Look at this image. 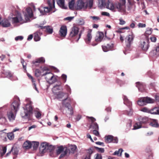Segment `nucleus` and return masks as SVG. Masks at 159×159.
<instances>
[{
    "instance_id": "f257e3e1",
    "label": "nucleus",
    "mask_w": 159,
    "mask_h": 159,
    "mask_svg": "<svg viewBox=\"0 0 159 159\" xmlns=\"http://www.w3.org/2000/svg\"><path fill=\"white\" fill-rule=\"evenodd\" d=\"M25 19H23L21 14L16 11L15 14L11 13L8 19H4L0 22V25L3 27H8L11 26V21L13 24L20 23L22 24L27 22L33 16L32 11L31 8L29 7L26 8V11L24 15Z\"/></svg>"
},
{
    "instance_id": "f03ea898",
    "label": "nucleus",
    "mask_w": 159,
    "mask_h": 159,
    "mask_svg": "<svg viewBox=\"0 0 159 159\" xmlns=\"http://www.w3.org/2000/svg\"><path fill=\"white\" fill-rule=\"evenodd\" d=\"M25 101L27 103L22 107L23 111L21 112V116L23 118L29 120L33 114L32 102L29 98H26Z\"/></svg>"
},
{
    "instance_id": "7ed1b4c3",
    "label": "nucleus",
    "mask_w": 159,
    "mask_h": 159,
    "mask_svg": "<svg viewBox=\"0 0 159 159\" xmlns=\"http://www.w3.org/2000/svg\"><path fill=\"white\" fill-rule=\"evenodd\" d=\"M125 3L121 2H116L114 4L109 2L107 6V8L112 11L116 9L118 11L124 13L125 11Z\"/></svg>"
},
{
    "instance_id": "20e7f679",
    "label": "nucleus",
    "mask_w": 159,
    "mask_h": 159,
    "mask_svg": "<svg viewBox=\"0 0 159 159\" xmlns=\"http://www.w3.org/2000/svg\"><path fill=\"white\" fill-rule=\"evenodd\" d=\"M54 149L52 146H49L46 142L42 143L39 147V155L42 156L43 154L47 151L52 152Z\"/></svg>"
},
{
    "instance_id": "39448f33",
    "label": "nucleus",
    "mask_w": 159,
    "mask_h": 159,
    "mask_svg": "<svg viewBox=\"0 0 159 159\" xmlns=\"http://www.w3.org/2000/svg\"><path fill=\"white\" fill-rule=\"evenodd\" d=\"M45 76V78L46 79L47 82L50 84H52L57 80L56 78L57 76L54 75L52 73L49 72H45L43 74L42 76Z\"/></svg>"
},
{
    "instance_id": "423d86ee",
    "label": "nucleus",
    "mask_w": 159,
    "mask_h": 159,
    "mask_svg": "<svg viewBox=\"0 0 159 159\" xmlns=\"http://www.w3.org/2000/svg\"><path fill=\"white\" fill-rule=\"evenodd\" d=\"M52 0V2L50 0H48V3L49 7H44V12L43 11V10H41L39 8V11L42 14L44 15L46 13L52 11V9L55 7V0Z\"/></svg>"
},
{
    "instance_id": "0eeeda50",
    "label": "nucleus",
    "mask_w": 159,
    "mask_h": 159,
    "mask_svg": "<svg viewBox=\"0 0 159 159\" xmlns=\"http://www.w3.org/2000/svg\"><path fill=\"white\" fill-rule=\"evenodd\" d=\"M79 28L76 26H73L71 29V31L70 34V37H78L77 39V41H78L80 38L82 33V31H81L78 35L79 32Z\"/></svg>"
},
{
    "instance_id": "6e6552de",
    "label": "nucleus",
    "mask_w": 159,
    "mask_h": 159,
    "mask_svg": "<svg viewBox=\"0 0 159 159\" xmlns=\"http://www.w3.org/2000/svg\"><path fill=\"white\" fill-rule=\"evenodd\" d=\"M123 98L124 100V104L127 106L129 107V110L126 111H125L126 113L125 114L129 116H131L133 114V111L130 107L132 105V103L129 100L127 97L125 95H123Z\"/></svg>"
},
{
    "instance_id": "1a4fd4ad",
    "label": "nucleus",
    "mask_w": 159,
    "mask_h": 159,
    "mask_svg": "<svg viewBox=\"0 0 159 159\" xmlns=\"http://www.w3.org/2000/svg\"><path fill=\"white\" fill-rule=\"evenodd\" d=\"M75 7L76 10H84L86 9V2L83 0H78L75 4Z\"/></svg>"
},
{
    "instance_id": "9d476101",
    "label": "nucleus",
    "mask_w": 159,
    "mask_h": 159,
    "mask_svg": "<svg viewBox=\"0 0 159 159\" xmlns=\"http://www.w3.org/2000/svg\"><path fill=\"white\" fill-rule=\"evenodd\" d=\"M20 105V101L19 99L18 98L15 100L12 103L11 107V110L13 111L15 114H16L19 109Z\"/></svg>"
},
{
    "instance_id": "9b49d317",
    "label": "nucleus",
    "mask_w": 159,
    "mask_h": 159,
    "mask_svg": "<svg viewBox=\"0 0 159 159\" xmlns=\"http://www.w3.org/2000/svg\"><path fill=\"white\" fill-rule=\"evenodd\" d=\"M105 141L107 143H117L118 142V139L116 137H114L111 135H108L105 137Z\"/></svg>"
},
{
    "instance_id": "f8f14e48",
    "label": "nucleus",
    "mask_w": 159,
    "mask_h": 159,
    "mask_svg": "<svg viewBox=\"0 0 159 159\" xmlns=\"http://www.w3.org/2000/svg\"><path fill=\"white\" fill-rule=\"evenodd\" d=\"M147 41H141L140 42L139 47L143 51H147L149 48L148 40L146 38Z\"/></svg>"
},
{
    "instance_id": "ddd939ff",
    "label": "nucleus",
    "mask_w": 159,
    "mask_h": 159,
    "mask_svg": "<svg viewBox=\"0 0 159 159\" xmlns=\"http://www.w3.org/2000/svg\"><path fill=\"white\" fill-rule=\"evenodd\" d=\"M16 114L13 111L11 110L7 112V116L10 121L13 122L15 120Z\"/></svg>"
},
{
    "instance_id": "4468645a",
    "label": "nucleus",
    "mask_w": 159,
    "mask_h": 159,
    "mask_svg": "<svg viewBox=\"0 0 159 159\" xmlns=\"http://www.w3.org/2000/svg\"><path fill=\"white\" fill-rule=\"evenodd\" d=\"M137 120L139 121L142 125L147 123L149 120L148 117L139 116L138 117Z\"/></svg>"
},
{
    "instance_id": "2eb2a0df",
    "label": "nucleus",
    "mask_w": 159,
    "mask_h": 159,
    "mask_svg": "<svg viewBox=\"0 0 159 159\" xmlns=\"http://www.w3.org/2000/svg\"><path fill=\"white\" fill-rule=\"evenodd\" d=\"M134 38V36L132 33L131 34L129 35L126 36L125 38V41L126 43H128L126 45L127 47H130L131 42L133 40Z\"/></svg>"
},
{
    "instance_id": "dca6fc26",
    "label": "nucleus",
    "mask_w": 159,
    "mask_h": 159,
    "mask_svg": "<svg viewBox=\"0 0 159 159\" xmlns=\"http://www.w3.org/2000/svg\"><path fill=\"white\" fill-rule=\"evenodd\" d=\"M9 108V107L7 105L0 107V116H4L6 112L9 111H7Z\"/></svg>"
},
{
    "instance_id": "f3484780",
    "label": "nucleus",
    "mask_w": 159,
    "mask_h": 159,
    "mask_svg": "<svg viewBox=\"0 0 159 159\" xmlns=\"http://www.w3.org/2000/svg\"><path fill=\"white\" fill-rule=\"evenodd\" d=\"M66 27L65 26H61L59 31V34L61 37H65L67 34Z\"/></svg>"
},
{
    "instance_id": "a211bd4d",
    "label": "nucleus",
    "mask_w": 159,
    "mask_h": 159,
    "mask_svg": "<svg viewBox=\"0 0 159 159\" xmlns=\"http://www.w3.org/2000/svg\"><path fill=\"white\" fill-rule=\"evenodd\" d=\"M88 119L92 121V122L91 126V127L95 129H98V126L96 123H94L96 120V119L92 117H87Z\"/></svg>"
},
{
    "instance_id": "6ab92c4d",
    "label": "nucleus",
    "mask_w": 159,
    "mask_h": 159,
    "mask_svg": "<svg viewBox=\"0 0 159 159\" xmlns=\"http://www.w3.org/2000/svg\"><path fill=\"white\" fill-rule=\"evenodd\" d=\"M72 100V99L70 98L67 97L66 99L62 100V103L63 105L66 108L71 106L70 104Z\"/></svg>"
},
{
    "instance_id": "aec40b11",
    "label": "nucleus",
    "mask_w": 159,
    "mask_h": 159,
    "mask_svg": "<svg viewBox=\"0 0 159 159\" xmlns=\"http://www.w3.org/2000/svg\"><path fill=\"white\" fill-rule=\"evenodd\" d=\"M114 44L112 43L107 44V46H102L103 51L104 52H107L110 50H111L113 48Z\"/></svg>"
},
{
    "instance_id": "412c9836",
    "label": "nucleus",
    "mask_w": 159,
    "mask_h": 159,
    "mask_svg": "<svg viewBox=\"0 0 159 159\" xmlns=\"http://www.w3.org/2000/svg\"><path fill=\"white\" fill-rule=\"evenodd\" d=\"M39 27L41 29H45V31L49 34H52L53 32V29L49 26H43L42 25H39Z\"/></svg>"
},
{
    "instance_id": "4be33fe9",
    "label": "nucleus",
    "mask_w": 159,
    "mask_h": 159,
    "mask_svg": "<svg viewBox=\"0 0 159 159\" xmlns=\"http://www.w3.org/2000/svg\"><path fill=\"white\" fill-rule=\"evenodd\" d=\"M45 61L44 58L41 57L36 59L35 61H33L32 63L37 66H38L39 63H44Z\"/></svg>"
},
{
    "instance_id": "5701e85b",
    "label": "nucleus",
    "mask_w": 159,
    "mask_h": 159,
    "mask_svg": "<svg viewBox=\"0 0 159 159\" xmlns=\"http://www.w3.org/2000/svg\"><path fill=\"white\" fill-rule=\"evenodd\" d=\"M104 37L103 33L102 32H99L96 37V42H100L103 40Z\"/></svg>"
},
{
    "instance_id": "b1692460",
    "label": "nucleus",
    "mask_w": 159,
    "mask_h": 159,
    "mask_svg": "<svg viewBox=\"0 0 159 159\" xmlns=\"http://www.w3.org/2000/svg\"><path fill=\"white\" fill-rule=\"evenodd\" d=\"M8 124V121L4 116H0V124L5 126L7 125Z\"/></svg>"
},
{
    "instance_id": "393cba45",
    "label": "nucleus",
    "mask_w": 159,
    "mask_h": 159,
    "mask_svg": "<svg viewBox=\"0 0 159 159\" xmlns=\"http://www.w3.org/2000/svg\"><path fill=\"white\" fill-rule=\"evenodd\" d=\"M91 32V31L90 30L88 31L87 37L85 39V41L87 44L90 43L92 39V35Z\"/></svg>"
},
{
    "instance_id": "a878e982",
    "label": "nucleus",
    "mask_w": 159,
    "mask_h": 159,
    "mask_svg": "<svg viewBox=\"0 0 159 159\" xmlns=\"http://www.w3.org/2000/svg\"><path fill=\"white\" fill-rule=\"evenodd\" d=\"M109 2L108 1L106 4L105 0H98V7L101 9L104 7L106 6L107 7V6Z\"/></svg>"
},
{
    "instance_id": "bb28decb",
    "label": "nucleus",
    "mask_w": 159,
    "mask_h": 159,
    "mask_svg": "<svg viewBox=\"0 0 159 159\" xmlns=\"http://www.w3.org/2000/svg\"><path fill=\"white\" fill-rule=\"evenodd\" d=\"M136 86L138 88L139 91L143 92L145 90L144 85L139 82L136 83Z\"/></svg>"
},
{
    "instance_id": "cd10ccee",
    "label": "nucleus",
    "mask_w": 159,
    "mask_h": 159,
    "mask_svg": "<svg viewBox=\"0 0 159 159\" xmlns=\"http://www.w3.org/2000/svg\"><path fill=\"white\" fill-rule=\"evenodd\" d=\"M57 2L58 5L62 9H66V7L65 5L64 0H57Z\"/></svg>"
},
{
    "instance_id": "c85d7f7f",
    "label": "nucleus",
    "mask_w": 159,
    "mask_h": 159,
    "mask_svg": "<svg viewBox=\"0 0 159 159\" xmlns=\"http://www.w3.org/2000/svg\"><path fill=\"white\" fill-rule=\"evenodd\" d=\"M150 114L154 115L159 114V107H155L151 109Z\"/></svg>"
},
{
    "instance_id": "c756f323",
    "label": "nucleus",
    "mask_w": 159,
    "mask_h": 159,
    "mask_svg": "<svg viewBox=\"0 0 159 159\" xmlns=\"http://www.w3.org/2000/svg\"><path fill=\"white\" fill-rule=\"evenodd\" d=\"M145 105L148 103H152L154 102V99L148 97H143Z\"/></svg>"
},
{
    "instance_id": "7c9ffc66",
    "label": "nucleus",
    "mask_w": 159,
    "mask_h": 159,
    "mask_svg": "<svg viewBox=\"0 0 159 159\" xmlns=\"http://www.w3.org/2000/svg\"><path fill=\"white\" fill-rule=\"evenodd\" d=\"M66 94V93L62 92H58L55 93L56 97L58 99L62 98Z\"/></svg>"
},
{
    "instance_id": "2f4dec72",
    "label": "nucleus",
    "mask_w": 159,
    "mask_h": 159,
    "mask_svg": "<svg viewBox=\"0 0 159 159\" xmlns=\"http://www.w3.org/2000/svg\"><path fill=\"white\" fill-rule=\"evenodd\" d=\"M23 147L25 149H28L30 148L31 147V142L29 141H26L23 144Z\"/></svg>"
},
{
    "instance_id": "473e14b6",
    "label": "nucleus",
    "mask_w": 159,
    "mask_h": 159,
    "mask_svg": "<svg viewBox=\"0 0 159 159\" xmlns=\"http://www.w3.org/2000/svg\"><path fill=\"white\" fill-rule=\"evenodd\" d=\"M40 33L39 32H37L34 34V39L35 41H39L41 38L40 36Z\"/></svg>"
},
{
    "instance_id": "72a5a7b5",
    "label": "nucleus",
    "mask_w": 159,
    "mask_h": 159,
    "mask_svg": "<svg viewBox=\"0 0 159 159\" xmlns=\"http://www.w3.org/2000/svg\"><path fill=\"white\" fill-rule=\"evenodd\" d=\"M85 2L86 9L88 7H89V8H91L93 5V0H87Z\"/></svg>"
},
{
    "instance_id": "f704fd0d",
    "label": "nucleus",
    "mask_w": 159,
    "mask_h": 159,
    "mask_svg": "<svg viewBox=\"0 0 159 159\" xmlns=\"http://www.w3.org/2000/svg\"><path fill=\"white\" fill-rule=\"evenodd\" d=\"M60 85H54L53 88L52 89V91L53 92V93L54 94H55V93H57L56 92V91L57 90H60Z\"/></svg>"
},
{
    "instance_id": "c9c22d12",
    "label": "nucleus",
    "mask_w": 159,
    "mask_h": 159,
    "mask_svg": "<svg viewBox=\"0 0 159 159\" xmlns=\"http://www.w3.org/2000/svg\"><path fill=\"white\" fill-rule=\"evenodd\" d=\"M31 146H32L34 150H36L38 148L39 143L38 142L32 141L31 142Z\"/></svg>"
},
{
    "instance_id": "e433bc0d",
    "label": "nucleus",
    "mask_w": 159,
    "mask_h": 159,
    "mask_svg": "<svg viewBox=\"0 0 159 159\" xmlns=\"http://www.w3.org/2000/svg\"><path fill=\"white\" fill-rule=\"evenodd\" d=\"M138 105L140 106H143L145 105L143 98H140L137 101Z\"/></svg>"
},
{
    "instance_id": "4c0bfd02",
    "label": "nucleus",
    "mask_w": 159,
    "mask_h": 159,
    "mask_svg": "<svg viewBox=\"0 0 159 159\" xmlns=\"http://www.w3.org/2000/svg\"><path fill=\"white\" fill-rule=\"evenodd\" d=\"M64 89L66 90L67 94L68 96L71 94V90L70 87L67 84H66L64 86Z\"/></svg>"
},
{
    "instance_id": "58836bf2",
    "label": "nucleus",
    "mask_w": 159,
    "mask_h": 159,
    "mask_svg": "<svg viewBox=\"0 0 159 159\" xmlns=\"http://www.w3.org/2000/svg\"><path fill=\"white\" fill-rule=\"evenodd\" d=\"M4 74L9 79H11V78L13 76V74L10 71L8 70L4 73Z\"/></svg>"
},
{
    "instance_id": "ea45409f",
    "label": "nucleus",
    "mask_w": 159,
    "mask_h": 159,
    "mask_svg": "<svg viewBox=\"0 0 159 159\" xmlns=\"http://www.w3.org/2000/svg\"><path fill=\"white\" fill-rule=\"evenodd\" d=\"M142 127V125L139 121L138 122H136L134 125V128L132 129L133 130H135L138 129Z\"/></svg>"
},
{
    "instance_id": "a19ab883",
    "label": "nucleus",
    "mask_w": 159,
    "mask_h": 159,
    "mask_svg": "<svg viewBox=\"0 0 159 159\" xmlns=\"http://www.w3.org/2000/svg\"><path fill=\"white\" fill-rule=\"evenodd\" d=\"M116 83L119 85L120 86H122L125 84H127L128 82L127 81H124L120 80L119 79H117L116 80Z\"/></svg>"
},
{
    "instance_id": "79ce46f5",
    "label": "nucleus",
    "mask_w": 159,
    "mask_h": 159,
    "mask_svg": "<svg viewBox=\"0 0 159 159\" xmlns=\"http://www.w3.org/2000/svg\"><path fill=\"white\" fill-rule=\"evenodd\" d=\"M75 0H71L69 2V7L71 10H74L75 7Z\"/></svg>"
},
{
    "instance_id": "37998d69",
    "label": "nucleus",
    "mask_w": 159,
    "mask_h": 159,
    "mask_svg": "<svg viewBox=\"0 0 159 159\" xmlns=\"http://www.w3.org/2000/svg\"><path fill=\"white\" fill-rule=\"evenodd\" d=\"M7 151L6 147H2V149L0 150V157L2 158L3 155L6 153Z\"/></svg>"
},
{
    "instance_id": "c03bdc74",
    "label": "nucleus",
    "mask_w": 159,
    "mask_h": 159,
    "mask_svg": "<svg viewBox=\"0 0 159 159\" xmlns=\"http://www.w3.org/2000/svg\"><path fill=\"white\" fill-rule=\"evenodd\" d=\"M12 154L15 156H16L18 153L19 150L16 148L12 147L11 150Z\"/></svg>"
},
{
    "instance_id": "a18cd8bd",
    "label": "nucleus",
    "mask_w": 159,
    "mask_h": 159,
    "mask_svg": "<svg viewBox=\"0 0 159 159\" xmlns=\"http://www.w3.org/2000/svg\"><path fill=\"white\" fill-rule=\"evenodd\" d=\"M123 151V150L122 148H120L118 150L116 151L113 153V155H117L119 156H121L122 155V153Z\"/></svg>"
},
{
    "instance_id": "49530a36",
    "label": "nucleus",
    "mask_w": 159,
    "mask_h": 159,
    "mask_svg": "<svg viewBox=\"0 0 159 159\" xmlns=\"http://www.w3.org/2000/svg\"><path fill=\"white\" fill-rule=\"evenodd\" d=\"M7 136L10 140H12L14 138V135L13 132H10L7 134Z\"/></svg>"
},
{
    "instance_id": "de8ad7c7",
    "label": "nucleus",
    "mask_w": 159,
    "mask_h": 159,
    "mask_svg": "<svg viewBox=\"0 0 159 159\" xmlns=\"http://www.w3.org/2000/svg\"><path fill=\"white\" fill-rule=\"evenodd\" d=\"M67 108V113L71 116L73 115V110L71 106H70Z\"/></svg>"
},
{
    "instance_id": "09e8293b",
    "label": "nucleus",
    "mask_w": 159,
    "mask_h": 159,
    "mask_svg": "<svg viewBox=\"0 0 159 159\" xmlns=\"http://www.w3.org/2000/svg\"><path fill=\"white\" fill-rule=\"evenodd\" d=\"M6 130V129H5L4 130L0 131V135L1 138H2L6 139L7 136V134L5 133L4 131Z\"/></svg>"
},
{
    "instance_id": "8fccbe9b",
    "label": "nucleus",
    "mask_w": 159,
    "mask_h": 159,
    "mask_svg": "<svg viewBox=\"0 0 159 159\" xmlns=\"http://www.w3.org/2000/svg\"><path fill=\"white\" fill-rule=\"evenodd\" d=\"M149 125L151 126L154 127H158L159 126V124L156 121H153L151 122Z\"/></svg>"
},
{
    "instance_id": "3c124183",
    "label": "nucleus",
    "mask_w": 159,
    "mask_h": 159,
    "mask_svg": "<svg viewBox=\"0 0 159 159\" xmlns=\"http://www.w3.org/2000/svg\"><path fill=\"white\" fill-rule=\"evenodd\" d=\"M140 110L143 112L150 113L151 109H150L145 107L142 108Z\"/></svg>"
},
{
    "instance_id": "603ef678",
    "label": "nucleus",
    "mask_w": 159,
    "mask_h": 159,
    "mask_svg": "<svg viewBox=\"0 0 159 159\" xmlns=\"http://www.w3.org/2000/svg\"><path fill=\"white\" fill-rule=\"evenodd\" d=\"M94 151V149L93 148H91L87 150V154L88 155H90L91 156V155L93 153Z\"/></svg>"
},
{
    "instance_id": "864d4df0",
    "label": "nucleus",
    "mask_w": 159,
    "mask_h": 159,
    "mask_svg": "<svg viewBox=\"0 0 159 159\" xmlns=\"http://www.w3.org/2000/svg\"><path fill=\"white\" fill-rule=\"evenodd\" d=\"M94 148L97 150L98 152L103 153L104 152V149L103 148H99L97 147H95Z\"/></svg>"
},
{
    "instance_id": "5fc2aeb1",
    "label": "nucleus",
    "mask_w": 159,
    "mask_h": 159,
    "mask_svg": "<svg viewBox=\"0 0 159 159\" xmlns=\"http://www.w3.org/2000/svg\"><path fill=\"white\" fill-rule=\"evenodd\" d=\"M64 148L62 147H60L57 151V155H59L63 151Z\"/></svg>"
},
{
    "instance_id": "6e6d98bb",
    "label": "nucleus",
    "mask_w": 159,
    "mask_h": 159,
    "mask_svg": "<svg viewBox=\"0 0 159 159\" xmlns=\"http://www.w3.org/2000/svg\"><path fill=\"white\" fill-rule=\"evenodd\" d=\"M41 72L39 69H36L35 70V75L37 77H39L41 75Z\"/></svg>"
},
{
    "instance_id": "4d7b16f0",
    "label": "nucleus",
    "mask_w": 159,
    "mask_h": 159,
    "mask_svg": "<svg viewBox=\"0 0 159 159\" xmlns=\"http://www.w3.org/2000/svg\"><path fill=\"white\" fill-rule=\"evenodd\" d=\"M156 53L155 54V56L156 57H157L159 56V46H157L156 47L155 49Z\"/></svg>"
},
{
    "instance_id": "13d9d810",
    "label": "nucleus",
    "mask_w": 159,
    "mask_h": 159,
    "mask_svg": "<svg viewBox=\"0 0 159 159\" xmlns=\"http://www.w3.org/2000/svg\"><path fill=\"white\" fill-rule=\"evenodd\" d=\"M94 159H102V155L99 153H97L94 156Z\"/></svg>"
},
{
    "instance_id": "bf43d9fd",
    "label": "nucleus",
    "mask_w": 159,
    "mask_h": 159,
    "mask_svg": "<svg viewBox=\"0 0 159 159\" xmlns=\"http://www.w3.org/2000/svg\"><path fill=\"white\" fill-rule=\"evenodd\" d=\"M23 39V37L22 36H17L15 38V40L16 41H17L18 40H22Z\"/></svg>"
},
{
    "instance_id": "052dcab7",
    "label": "nucleus",
    "mask_w": 159,
    "mask_h": 159,
    "mask_svg": "<svg viewBox=\"0 0 159 159\" xmlns=\"http://www.w3.org/2000/svg\"><path fill=\"white\" fill-rule=\"evenodd\" d=\"M152 32V29L148 28L146 31L145 34L148 35H150L151 34Z\"/></svg>"
},
{
    "instance_id": "680f3d73",
    "label": "nucleus",
    "mask_w": 159,
    "mask_h": 159,
    "mask_svg": "<svg viewBox=\"0 0 159 159\" xmlns=\"http://www.w3.org/2000/svg\"><path fill=\"white\" fill-rule=\"evenodd\" d=\"M61 78L63 80L64 83H65L66 81L67 75L65 74H63L61 75Z\"/></svg>"
},
{
    "instance_id": "e2e57ef3",
    "label": "nucleus",
    "mask_w": 159,
    "mask_h": 159,
    "mask_svg": "<svg viewBox=\"0 0 159 159\" xmlns=\"http://www.w3.org/2000/svg\"><path fill=\"white\" fill-rule=\"evenodd\" d=\"M21 62L23 66V69L26 71V64H24V60L21 59Z\"/></svg>"
},
{
    "instance_id": "0e129e2a",
    "label": "nucleus",
    "mask_w": 159,
    "mask_h": 159,
    "mask_svg": "<svg viewBox=\"0 0 159 159\" xmlns=\"http://www.w3.org/2000/svg\"><path fill=\"white\" fill-rule=\"evenodd\" d=\"M90 17L95 21H97L100 19L97 16H90Z\"/></svg>"
},
{
    "instance_id": "69168bd1",
    "label": "nucleus",
    "mask_w": 159,
    "mask_h": 159,
    "mask_svg": "<svg viewBox=\"0 0 159 159\" xmlns=\"http://www.w3.org/2000/svg\"><path fill=\"white\" fill-rule=\"evenodd\" d=\"M146 24L141 23H139L138 25L139 28H144L146 27Z\"/></svg>"
},
{
    "instance_id": "338daca9",
    "label": "nucleus",
    "mask_w": 159,
    "mask_h": 159,
    "mask_svg": "<svg viewBox=\"0 0 159 159\" xmlns=\"http://www.w3.org/2000/svg\"><path fill=\"white\" fill-rule=\"evenodd\" d=\"M41 115V114L39 112H37L35 114V116L38 119H39L40 118Z\"/></svg>"
},
{
    "instance_id": "774afa93",
    "label": "nucleus",
    "mask_w": 159,
    "mask_h": 159,
    "mask_svg": "<svg viewBox=\"0 0 159 159\" xmlns=\"http://www.w3.org/2000/svg\"><path fill=\"white\" fill-rule=\"evenodd\" d=\"M97 130V129H95L93 130V132L94 134L96 136H98L99 135V134L98 131Z\"/></svg>"
}]
</instances>
